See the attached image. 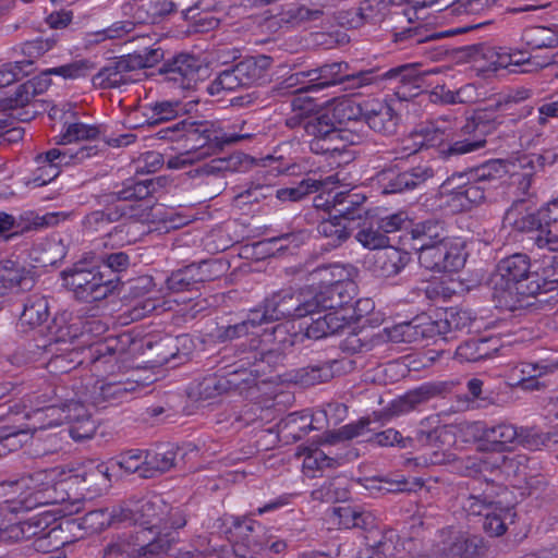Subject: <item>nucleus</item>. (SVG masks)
<instances>
[{
    "label": "nucleus",
    "instance_id": "nucleus-54",
    "mask_svg": "<svg viewBox=\"0 0 558 558\" xmlns=\"http://www.w3.org/2000/svg\"><path fill=\"white\" fill-rule=\"evenodd\" d=\"M145 116L149 125H157L178 117L182 110L179 101H157L146 108Z\"/></svg>",
    "mask_w": 558,
    "mask_h": 558
},
{
    "label": "nucleus",
    "instance_id": "nucleus-13",
    "mask_svg": "<svg viewBox=\"0 0 558 558\" xmlns=\"http://www.w3.org/2000/svg\"><path fill=\"white\" fill-rule=\"evenodd\" d=\"M274 333L280 345L275 349H260V341L258 338H251L250 350L246 352V356L244 357L246 362L241 365V367L248 365L251 367V375L266 374L276 367L283 360V351L300 341V336L296 333L289 335L282 326H277L274 329Z\"/></svg>",
    "mask_w": 558,
    "mask_h": 558
},
{
    "label": "nucleus",
    "instance_id": "nucleus-8",
    "mask_svg": "<svg viewBox=\"0 0 558 558\" xmlns=\"http://www.w3.org/2000/svg\"><path fill=\"white\" fill-rule=\"evenodd\" d=\"M169 511V505L161 498L142 499L134 502H126L118 508H113L110 517L112 522L137 524L145 530L166 529L168 521L166 518Z\"/></svg>",
    "mask_w": 558,
    "mask_h": 558
},
{
    "label": "nucleus",
    "instance_id": "nucleus-34",
    "mask_svg": "<svg viewBox=\"0 0 558 558\" xmlns=\"http://www.w3.org/2000/svg\"><path fill=\"white\" fill-rule=\"evenodd\" d=\"M409 260L407 252L387 245L375 253L374 269L381 277H392L398 275Z\"/></svg>",
    "mask_w": 558,
    "mask_h": 558
},
{
    "label": "nucleus",
    "instance_id": "nucleus-30",
    "mask_svg": "<svg viewBox=\"0 0 558 558\" xmlns=\"http://www.w3.org/2000/svg\"><path fill=\"white\" fill-rule=\"evenodd\" d=\"M363 119L375 132L391 134L396 131L397 117L392 107L381 100L364 104Z\"/></svg>",
    "mask_w": 558,
    "mask_h": 558
},
{
    "label": "nucleus",
    "instance_id": "nucleus-16",
    "mask_svg": "<svg viewBox=\"0 0 558 558\" xmlns=\"http://www.w3.org/2000/svg\"><path fill=\"white\" fill-rule=\"evenodd\" d=\"M165 81L181 89L194 88L206 75L203 62L190 53H179L166 60L159 69Z\"/></svg>",
    "mask_w": 558,
    "mask_h": 558
},
{
    "label": "nucleus",
    "instance_id": "nucleus-57",
    "mask_svg": "<svg viewBox=\"0 0 558 558\" xmlns=\"http://www.w3.org/2000/svg\"><path fill=\"white\" fill-rule=\"evenodd\" d=\"M96 69L95 62L89 59H78L70 63L46 70V74H54L65 80L85 77Z\"/></svg>",
    "mask_w": 558,
    "mask_h": 558
},
{
    "label": "nucleus",
    "instance_id": "nucleus-46",
    "mask_svg": "<svg viewBox=\"0 0 558 558\" xmlns=\"http://www.w3.org/2000/svg\"><path fill=\"white\" fill-rule=\"evenodd\" d=\"M366 197L350 192H338L333 195V202L338 203L337 215L349 225L355 219L362 218L365 210L362 208Z\"/></svg>",
    "mask_w": 558,
    "mask_h": 558
},
{
    "label": "nucleus",
    "instance_id": "nucleus-29",
    "mask_svg": "<svg viewBox=\"0 0 558 558\" xmlns=\"http://www.w3.org/2000/svg\"><path fill=\"white\" fill-rule=\"evenodd\" d=\"M70 392H64L65 422L73 424L70 434L73 439L80 440L92 437L95 432L90 414L81 401L69 398Z\"/></svg>",
    "mask_w": 558,
    "mask_h": 558
},
{
    "label": "nucleus",
    "instance_id": "nucleus-6",
    "mask_svg": "<svg viewBox=\"0 0 558 558\" xmlns=\"http://www.w3.org/2000/svg\"><path fill=\"white\" fill-rule=\"evenodd\" d=\"M62 279L77 300L87 303L106 299L114 289L112 280L105 279L97 267H89L85 260L64 269Z\"/></svg>",
    "mask_w": 558,
    "mask_h": 558
},
{
    "label": "nucleus",
    "instance_id": "nucleus-10",
    "mask_svg": "<svg viewBox=\"0 0 558 558\" xmlns=\"http://www.w3.org/2000/svg\"><path fill=\"white\" fill-rule=\"evenodd\" d=\"M167 536L146 539L144 533L111 539L102 549V558H165L170 550Z\"/></svg>",
    "mask_w": 558,
    "mask_h": 558
},
{
    "label": "nucleus",
    "instance_id": "nucleus-44",
    "mask_svg": "<svg viewBox=\"0 0 558 558\" xmlns=\"http://www.w3.org/2000/svg\"><path fill=\"white\" fill-rule=\"evenodd\" d=\"M351 231V226L338 215L324 219L317 225L318 234L327 239L328 245L332 247H338L345 242Z\"/></svg>",
    "mask_w": 558,
    "mask_h": 558
},
{
    "label": "nucleus",
    "instance_id": "nucleus-9",
    "mask_svg": "<svg viewBox=\"0 0 558 558\" xmlns=\"http://www.w3.org/2000/svg\"><path fill=\"white\" fill-rule=\"evenodd\" d=\"M439 0H412V8L392 12L387 23L390 25L392 41L401 49L421 45L434 39L427 29L417 22L415 9L436 4Z\"/></svg>",
    "mask_w": 558,
    "mask_h": 558
},
{
    "label": "nucleus",
    "instance_id": "nucleus-51",
    "mask_svg": "<svg viewBox=\"0 0 558 558\" xmlns=\"http://www.w3.org/2000/svg\"><path fill=\"white\" fill-rule=\"evenodd\" d=\"M323 15L320 9H311L303 4L284 5L278 13L279 23L300 26L303 23L318 20Z\"/></svg>",
    "mask_w": 558,
    "mask_h": 558
},
{
    "label": "nucleus",
    "instance_id": "nucleus-33",
    "mask_svg": "<svg viewBox=\"0 0 558 558\" xmlns=\"http://www.w3.org/2000/svg\"><path fill=\"white\" fill-rule=\"evenodd\" d=\"M34 284L35 278L25 266L12 259L0 262V287L26 291L31 290Z\"/></svg>",
    "mask_w": 558,
    "mask_h": 558
},
{
    "label": "nucleus",
    "instance_id": "nucleus-48",
    "mask_svg": "<svg viewBox=\"0 0 558 558\" xmlns=\"http://www.w3.org/2000/svg\"><path fill=\"white\" fill-rule=\"evenodd\" d=\"M279 426L284 437L291 438L293 441L300 440L315 428L312 416L307 411L290 413L280 422Z\"/></svg>",
    "mask_w": 558,
    "mask_h": 558
},
{
    "label": "nucleus",
    "instance_id": "nucleus-59",
    "mask_svg": "<svg viewBox=\"0 0 558 558\" xmlns=\"http://www.w3.org/2000/svg\"><path fill=\"white\" fill-rule=\"evenodd\" d=\"M236 65H232L218 74V76L208 85L207 92L213 96H218L222 92H233L238 88L244 87Z\"/></svg>",
    "mask_w": 558,
    "mask_h": 558
},
{
    "label": "nucleus",
    "instance_id": "nucleus-43",
    "mask_svg": "<svg viewBox=\"0 0 558 558\" xmlns=\"http://www.w3.org/2000/svg\"><path fill=\"white\" fill-rule=\"evenodd\" d=\"M324 110L330 116V119L337 126L362 117L364 105L360 106L350 98L341 97L329 101Z\"/></svg>",
    "mask_w": 558,
    "mask_h": 558
},
{
    "label": "nucleus",
    "instance_id": "nucleus-61",
    "mask_svg": "<svg viewBox=\"0 0 558 558\" xmlns=\"http://www.w3.org/2000/svg\"><path fill=\"white\" fill-rule=\"evenodd\" d=\"M124 213L118 210H95L85 216L83 228L87 232H98L104 230L110 223L119 220Z\"/></svg>",
    "mask_w": 558,
    "mask_h": 558
},
{
    "label": "nucleus",
    "instance_id": "nucleus-12",
    "mask_svg": "<svg viewBox=\"0 0 558 558\" xmlns=\"http://www.w3.org/2000/svg\"><path fill=\"white\" fill-rule=\"evenodd\" d=\"M418 263L435 272L458 271L464 266V243L460 239L449 238L436 244L417 247Z\"/></svg>",
    "mask_w": 558,
    "mask_h": 558
},
{
    "label": "nucleus",
    "instance_id": "nucleus-58",
    "mask_svg": "<svg viewBox=\"0 0 558 558\" xmlns=\"http://www.w3.org/2000/svg\"><path fill=\"white\" fill-rule=\"evenodd\" d=\"M318 275L324 284H339L347 281H353L356 270L352 266L328 265L318 267L314 270Z\"/></svg>",
    "mask_w": 558,
    "mask_h": 558
},
{
    "label": "nucleus",
    "instance_id": "nucleus-36",
    "mask_svg": "<svg viewBox=\"0 0 558 558\" xmlns=\"http://www.w3.org/2000/svg\"><path fill=\"white\" fill-rule=\"evenodd\" d=\"M338 182L337 175H329L325 180L312 178L303 179L298 185L284 189H275V196L281 202H299L308 194L318 190H326L329 184Z\"/></svg>",
    "mask_w": 558,
    "mask_h": 558
},
{
    "label": "nucleus",
    "instance_id": "nucleus-20",
    "mask_svg": "<svg viewBox=\"0 0 558 558\" xmlns=\"http://www.w3.org/2000/svg\"><path fill=\"white\" fill-rule=\"evenodd\" d=\"M357 558H427L423 543L414 538L384 537L376 546H367L359 551Z\"/></svg>",
    "mask_w": 558,
    "mask_h": 558
},
{
    "label": "nucleus",
    "instance_id": "nucleus-28",
    "mask_svg": "<svg viewBox=\"0 0 558 558\" xmlns=\"http://www.w3.org/2000/svg\"><path fill=\"white\" fill-rule=\"evenodd\" d=\"M446 390L447 385L445 383H425L393 400L391 412L393 415L407 414L417 409L421 404L441 396Z\"/></svg>",
    "mask_w": 558,
    "mask_h": 558
},
{
    "label": "nucleus",
    "instance_id": "nucleus-23",
    "mask_svg": "<svg viewBox=\"0 0 558 558\" xmlns=\"http://www.w3.org/2000/svg\"><path fill=\"white\" fill-rule=\"evenodd\" d=\"M64 392L66 387L56 386L50 387V391L41 395V403H45L41 409H37L34 413L33 418L36 423L32 427L25 429L37 430L46 429L53 426L61 425L65 422V408H64Z\"/></svg>",
    "mask_w": 558,
    "mask_h": 558
},
{
    "label": "nucleus",
    "instance_id": "nucleus-18",
    "mask_svg": "<svg viewBox=\"0 0 558 558\" xmlns=\"http://www.w3.org/2000/svg\"><path fill=\"white\" fill-rule=\"evenodd\" d=\"M110 468L105 462L93 460L84 462L77 469L70 471L69 475L60 480L64 489L78 485L81 490L89 493L90 498L106 492L111 484Z\"/></svg>",
    "mask_w": 558,
    "mask_h": 558
},
{
    "label": "nucleus",
    "instance_id": "nucleus-19",
    "mask_svg": "<svg viewBox=\"0 0 558 558\" xmlns=\"http://www.w3.org/2000/svg\"><path fill=\"white\" fill-rule=\"evenodd\" d=\"M434 175L433 166L424 161L401 172L392 169L383 170L378 173L377 181L384 194H393L420 187Z\"/></svg>",
    "mask_w": 558,
    "mask_h": 558
},
{
    "label": "nucleus",
    "instance_id": "nucleus-41",
    "mask_svg": "<svg viewBox=\"0 0 558 558\" xmlns=\"http://www.w3.org/2000/svg\"><path fill=\"white\" fill-rule=\"evenodd\" d=\"M435 332L433 322L420 323L412 320L393 326L388 330V338L392 342H413L429 338Z\"/></svg>",
    "mask_w": 558,
    "mask_h": 558
},
{
    "label": "nucleus",
    "instance_id": "nucleus-42",
    "mask_svg": "<svg viewBox=\"0 0 558 558\" xmlns=\"http://www.w3.org/2000/svg\"><path fill=\"white\" fill-rule=\"evenodd\" d=\"M178 450L174 446H166L156 451H146L144 478H153L174 468Z\"/></svg>",
    "mask_w": 558,
    "mask_h": 558
},
{
    "label": "nucleus",
    "instance_id": "nucleus-5",
    "mask_svg": "<svg viewBox=\"0 0 558 558\" xmlns=\"http://www.w3.org/2000/svg\"><path fill=\"white\" fill-rule=\"evenodd\" d=\"M156 136L159 140L183 143L181 148L192 153L206 146H223L248 138V134L229 135L213 129L208 121L182 120L172 125L160 129Z\"/></svg>",
    "mask_w": 558,
    "mask_h": 558
},
{
    "label": "nucleus",
    "instance_id": "nucleus-27",
    "mask_svg": "<svg viewBox=\"0 0 558 558\" xmlns=\"http://www.w3.org/2000/svg\"><path fill=\"white\" fill-rule=\"evenodd\" d=\"M215 263L203 260L173 271L167 278V288L172 292L192 290L196 284L213 279L211 268Z\"/></svg>",
    "mask_w": 558,
    "mask_h": 558
},
{
    "label": "nucleus",
    "instance_id": "nucleus-35",
    "mask_svg": "<svg viewBox=\"0 0 558 558\" xmlns=\"http://www.w3.org/2000/svg\"><path fill=\"white\" fill-rule=\"evenodd\" d=\"M49 317V304L45 296L33 294L26 298L19 326L22 331L34 329L44 324Z\"/></svg>",
    "mask_w": 558,
    "mask_h": 558
},
{
    "label": "nucleus",
    "instance_id": "nucleus-15",
    "mask_svg": "<svg viewBox=\"0 0 558 558\" xmlns=\"http://www.w3.org/2000/svg\"><path fill=\"white\" fill-rule=\"evenodd\" d=\"M258 310H260L259 318L263 319V324L313 314L311 298L291 289L282 290L266 299Z\"/></svg>",
    "mask_w": 558,
    "mask_h": 558
},
{
    "label": "nucleus",
    "instance_id": "nucleus-50",
    "mask_svg": "<svg viewBox=\"0 0 558 558\" xmlns=\"http://www.w3.org/2000/svg\"><path fill=\"white\" fill-rule=\"evenodd\" d=\"M338 364L337 360L323 365L302 367L295 373V381L301 386L310 387L326 383L333 377V366Z\"/></svg>",
    "mask_w": 558,
    "mask_h": 558
},
{
    "label": "nucleus",
    "instance_id": "nucleus-25",
    "mask_svg": "<svg viewBox=\"0 0 558 558\" xmlns=\"http://www.w3.org/2000/svg\"><path fill=\"white\" fill-rule=\"evenodd\" d=\"M69 109L52 108L50 112L51 118L60 117L63 121V129L59 136L56 137L57 144L66 145L78 141H95L99 137V128L92 124H86L76 120V112H74L70 105Z\"/></svg>",
    "mask_w": 558,
    "mask_h": 558
},
{
    "label": "nucleus",
    "instance_id": "nucleus-39",
    "mask_svg": "<svg viewBox=\"0 0 558 558\" xmlns=\"http://www.w3.org/2000/svg\"><path fill=\"white\" fill-rule=\"evenodd\" d=\"M348 69L349 64L345 62H333L308 70L310 87H312L313 90H318L328 86L342 84L344 72L348 71Z\"/></svg>",
    "mask_w": 558,
    "mask_h": 558
},
{
    "label": "nucleus",
    "instance_id": "nucleus-3",
    "mask_svg": "<svg viewBox=\"0 0 558 558\" xmlns=\"http://www.w3.org/2000/svg\"><path fill=\"white\" fill-rule=\"evenodd\" d=\"M54 471H40L14 483V496L2 504L0 510L31 511L38 507L75 500L64 489V483L54 482Z\"/></svg>",
    "mask_w": 558,
    "mask_h": 558
},
{
    "label": "nucleus",
    "instance_id": "nucleus-63",
    "mask_svg": "<svg viewBox=\"0 0 558 558\" xmlns=\"http://www.w3.org/2000/svg\"><path fill=\"white\" fill-rule=\"evenodd\" d=\"M33 62L29 60L4 63L0 66V88L11 85L28 75L32 71Z\"/></svg>",
    "mask_w": 558,
    "mask_h": 558
},
{
    "label": "nucleus",
    "instance_id": "nucleus-1",
    "mask_svg": "<svg viewBox=\"0 0 558 558\" xmlns=\"http://www.w3.org/2000/svg\"><path fill=\"white\" fill-rule=\"evenodd\" d=\"M507 172V163L501 159L456 172L440 185L444 204L453 213L470 210L487 199L495 183Z\"/></svg>",
    "mask_w": 558,
    "mask_h": 558
},
{
    "label": "nucleus",
    "instance_id": "nucleus-14",
    "mask_svg": "<svg viewBox=\"0 0 558 558\" xmlns=\"http://www.w3.org/2000/svg\"><path fill=\"white\" fill-rule=\"evenodd\" d=\"M466 433L474 438L478 450L483 452L502 453L515 448L517 426L509 422H473L466 425Z\"/></svg>",
    "mask_w": 558,
    "mask_h": 558
},
{
    "label": "nucleus",
    "instance_id": "nucleus-52",
    "mask_svg": "<svg viewBox=\"0 0 558 558\" xmlns=\"http://www.w3.org/2000/svg\"><path fill=\"white\" fill-rule=\"evenodd\" d=\"M522 41L530 49L554 48L558 46L557 35L545 26L525 28L522 33Z\"/></svg>",
    "mask_w": 558,
    "mask_h": 558
},
{
    "label": "nucleus",
    "instance_id": "nucleus-31",
    "mask_svg": "<svg viewBox=\"0 0 558 558\" xmlns=\"http://www.w3.org/2000/svg\"><path fill=\"white\" fill-rule=\"evenodd\" d=\"M486 140L475 121H466L461 128L458 138L454 140L446 150L445 156H461L483 148Z\"/></svg>",
    "mask_w": 558,
    "mask_h": 558
},
{
    "label": "nucleus",
    "instance_id": "nucleus-62",
    "mask_svg": "<svg viewBox=\"0 0 558 558\" xmlns=\"http://www.w3.org/2000/svg\"><path fill=\"white\" fill-rule=\"evenodd\" d=\"M27 437L25 428H17L15 426H0V457L5 456L11 451H15L22 447Z\"/></svg>",
    "mask_w": 558,
    "mask_h": 558
},
{
    "label": "nucleus",
    "instance_id": "nucleus-21",
    "mask_svg": "<svg viewBox=\"0 0 558 558\" xmlns=\"http://www.w3.org/2000/svg\"><path fill=\"white\" fill-rule=\"evenodd\" d=\"M303 129L312 137L310 148L315 154H325L338 149L333 142L340 138L339 130L323 109L317 116L303 121Z\"/></svg>",
    "mask_w": 558,
    "mask_h": 558
},
{
    "label": "nucleus",
    "instance_id": "nucleus-40",
    "mask_svg": "<svg viewBox=\"0 0 558 558\" xmlns=\"http://www.w3.org/2000/svg\"><path fill=\"white\" fill-rule=\"evenodd\" d=\"M98 153L96 145H84L78 149L72 148H51L44 153V158L53 161L59 171L63 167L74 166L83 162L85 159L95 156Z\"/></svg>",
    "mask_w": 558,
    "mask_h": 558
},
{
    "label": "nucleus",
    "instance_id": "nucleus-22",
    "mask_svg": "<svg viewBox=\"0 0 558 558\" xmlns=\"http://www.w3.org/2000/svg\"><path fill=\"white\" fill-rule=\"evenodd\" d=\"M178 4L172 0H130L122 4L123 16L138 24H155L175 13Z\"/></svg>",
    "mask_w": 558,
    "mask_h": 558
},
{
    "label": "nucleus",
    "instance_id": "nucleus-26",
    "mask_svg": "<svg viewBox=\"0 0 558 558\" xmlns=\"http://www.w3.org/2000/svg\"><path fill=\"white\" fill-rule=\"evenodd\" d=\"M356 295L354 281L339 284H324L320 290L311 298L313 314L320 310H338L350 305Z\"/></svg>",
    "mask_w": 558,
    "mask_h": 558
},
{
    "label": "nucleus",
    "instance_id": "nucleus-7",
    "mask_svg": "<svg viewBox=\"0 0 558 558\" xmlns=\"http://www.w3.org/2000/svg\"><path fill=\"white\" fill-rule=\"evenodd\" d=\"M557 221L558 205L555 198L536 211L525 213L514 218L511 223L514 230L529 234V240L536 247L557 252L558 234L547 229Z\"/></svg>",
    "mask_w": 558,
    "mask_h": 558
},
{
    "label": "nucleus",
    "instance_id": "nucleus-49",
    "mask_svg": "<svg viewBox=\"0 0 558 558\" xmlns=\"http://www.w3.org/2000/svg\"><path fill=\"white\" fill-rule=\"evenodd\" d=\"M412 238L418 245L417 247H423V244H436L449 239L446 235L444 223L433 219L416 223L412 229Z\"/></svg>",
    "mask_w": 558,
    "mask_h": 558
},
{
    "label": "nucleus",
    "instance_id": "nucleus-2",
    "mask_svg": "<svg viewBox=\"0 0 558 558\" xmlns=\"http://www.w3.org/2000/svg\"><path fill=\"white\" fill-rule=\"evenodd\" d=\"M539 274L531 270L525 254H513L501 259L490 278L493 296L500 305L513 306L519 296L541 293Z\"/></svg>",
    "mask_w": 558,
    "mask_h": 558
},
{
    "label": "nucleus",
    "instance_id": "nucleus-64",
    "mask_svg": "<svg viewBox=\"0 0 558 558\" xmlns=\"http://www.w3.org/2000/svg\"><path fill=\"white\" fill-rule=\"evenodd\" d=\"M347 490L341 487L339 480L326 481L322 486L314 489L312 498L323 502H335L347 498Z\"/></svg>",
    "mask_w": 558,
    "mask_h": 558
},
{
    "label": "nucleus",
    "instance_id": "nucleus-24",
    "mask_svg": "<svg viewBox=\"0 0 558 558\" xmlns=\"http://www.w3.org/2000/svg\"><path fill=\"white\" fill-rule=\"evenodd\" d=\"M22 538L34 539V546L38 550L50 551L64 545L59 535L62 529L58 525L50 526L49 517H34L21 522Z\"/></svg>",
    "mask_w": 558,
    "mask_h": 558
},
{
    "label": "nucleus",
    "instance_id": "nucleus-45",
    "mask_svg": "<svg viewBox=\"0 0 558 558\" xmlns=\"http://www.w3.org/2000/svg\"><path fill=\"white\" fill-rule=\"evenodd\" d=\"M484 517V531L490 536H500L507 531L508 524L514 522L515 513L510 507H502L495 504Z\"/></svg>",
    "mask_w": 558,
    "mask_h": 558
},
{
    "label": "nucleus",
    "instance_id": "nucleus-17",
    "mask_svg": "<svg viewBox=\"0 0 558 558\" xmlns=\"http://www.w3.org/2000/svg\"><path fill=\"white\" fill-rule=\"evenodd\" d=\"M483 548V541L477 536H468L452 529L439 532V541L430 551L423 548L427 558H477Z\"/></svg>",
    "mask_w": 558,
    "mask_h": 558
},
{
    "label": "nucleus",
    "instance_id": "nucleus-56",
    "mask_svg": "<svg viewBox=\"0 0 558 558\" xmlns=\"http://www.w3.org/2000/svg\"><path fill=\"white\" fill-rule=\"evenodd\" d=\"M490 356L487 339H471L457 348L456 357L460 362H478Z\"/></svg>",
    "mask_w": 558,
    "mask_h": 558
},
{
    "label": "nucleus",
    "instance_id": "nucleus-37",
    "mask_svg": "<svg viewBox=\"0 0 558 558\" xmlns=\"http://www.w3.org/2000/svg\"><path fill=\"white\" fill-rule=\"evenodd\" d=\"M260 310H252L246 319L227 326H220L216 329V338L220 342L232 341L243 337L257 338L255 329L263 324L259 318Z\"/></svg>",
    "mask_w": 558,
    "mask_h": 558
},
{
    "label": "nucleus",
    "instance_id": "nucleus-32",
    "mask_svg": "<svg viewBox=\"0 0 558 558\" xmlns=\"http://www.w3.org/2000/svg\"><path fill=\"white\" fill-rule=\"evenodd\" d=\"M271 62V58L264 54L248 57L239 61L235 65L243 86L252 87L267 82Z\"/></svg>",
    "mask_w": 558,
    "mask_h": 558
},
{
    "label": "nucleus",
    "instance_id": "nucleus-11",
    "mask_svg": "<svg viewBox=\"0 0 558 558\" xmlns=\"http://www.w3.org/2000/svg\"><path fill=\"white\" fill-rule=\"evenodd\" d=\"M386 81L399 83L401 87H411L418 90L422 77L414 64H402L387 71H381L379 68H372L356 73H348L345 71L342 84L345 85V88L356 89L367 86L379 87Z\"/></svg>",
    "mask_w": 558,
    "mask_h": 558
},
{
    "label": "nucleus",
    "instance_id": "nucleus-4",
    "mask_svg": "<svg viewBox=\"0 0 558 558\" xmlns=\"http://www.w3.org/2000/svg\"><path fill=\"white\" fill-rule=\"evenodd\" d=\"M163 52L160 48H145L110 60L93 76L94 86L102 89L118 88L140 81L141 71L154 66Z\"/></svg>",
    "mask_w": 558,
    "mask_h": 558
},
{
    "label": "nucleus",
    "instance_id": "nucleus-60",
    "mask_svg": "<svg viewBox=\"0 0 558 558\" xmlns=\"http://www.w3.org/2000/svg\"><path fill=\"white\" fill-rule=\"evenodd\" d=\"M517 434L515 447L521 446L529 450H538L550 440L549 434L537 427L517 426Z\"/></svg>",
    "mask_w": 558,
    "mask_h": 558
},
{
    "label": "nucleus",
    "instance_id": "nucleus-38",
    "mask_svg": "<svg viewBox=\"0 0 558 558\" xmlns=\"http://www.w3.org/2000/svg\"><path fill=\"white\" fill-rule=\"evenodd\" d=\"M165 182L166 179L161 177L141 181L128 180L116 195L120 201H143L158 193Z\"/></svg>",
    "mask_w": 558,
    "mask_h": 558
},
{
    "label": "nucleus",
    "instance_id": "nucleus-47",
    "mask_svg": "<svg viewBox=\"0 0 558 558\" xmlns=\"http://www.w3.org/2000/svg\"><path fill=\"white\" fill-rule=\"evenodd\" d=\"M353 13L357 16V21H353L351 25L353 27H360L366 22L377 23L386 17L387 22L389 15V7L386 0H365L361 7L353 9ZM390 28V25L386 23Z\"/></svg>",
    "mask_w": 558,
    "mask_h": 558
},
{
    "label": "nucleus",
    "instance_id": "nucleus-55",
    "mask_svg": "<svg viewBox=\"0 0 558 558\" xmlns=\"http://www.w3.org/2000/svg\"><path fill=\"white\" fill-rule=\"evenodd\" d=\"M112 463L125 473H138L144 478L146 466V451L141 449H130L117 456Z\"/></svg>",
    "mask_w": 558,
    "mask_h": 558
},
{
    "label": "nucleus",
    "instance_id": "nucleus-53",
    "mask_svg": "<svg viewBox=\"0 0 558 558\" xmlns=\"http://www.w3.org/2000/svg\"><path fill=\"white\" fill-rule=\"evenodd\" d=\"M556 371H558V357L555 360L541 361L536 364H524L521 373L529 378H522L521 385L524 389L537 390L541 384L536 378Z\"/></svg>",
    "mask_w": 558,
    "mask_h": 558
}]
</instances>
